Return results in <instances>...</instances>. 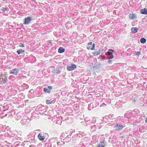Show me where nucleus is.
I'll use <instances>...</instances> for the list:
<instances>
[{
    "label": "nucleus",
    "instance_id": "nucleus-1",
    "mask_svg": "<svg viewBox=\"0 0 147 147\" xmlns=\"http://www.w3.org/2000/svg\"><path fill=\"white\" fill-rule=\"evenodd\" d=\"M124 127L123 125H121L120 124H117L114 127V129L116 131H120Z\"/></svg>",
    "mask_w": 147,
    "mask_h": 147
},
{
    "label": "nucleus",
    "instance_id": "nucleus-2",
    "mask_svg": "<svg viewBox=\"0 0 147 147\" xmlns=\"http://www.w3.org/2000/svg\"><path fill=\"white\" fill-rule=\"evenodd\" d=\"M76 65L74 64H72L71 66H68L67 67V70L68 71H71L76 68Z\"/></svg>",
    "mask_w": 147,
    "mask_h": 147
},
{
    "label": "nucleus",
    "instance_id": "nucleus-3",
    "mask_svg": "<svg viewBox=\"0 0 147 147\" xmlns=\"http://www.w3.org/2000/svg\"><path fill=\"white\" fill-rule=\"evenodd\" d=\"M88 44V45H90L87 47L88 49H90L91 50H92L94 49V47L95 46L94 43H93L92 44V42H89Z\"/></svg>",
    "mask_w": 147,
    "mask_h": 147
},
{
    "label": "nucleus",
    "instance_id": "nucleus-4",
    "mask_svg": "<svg viewBox=\"0 0 147 147\" xmlns=\"http://www.w3.org/2000/svg\"><path fill=\"white\" fill-rule=\"evenodd\" d=\"M31 20V18L29 16L28 17L25 18L24 24H28L30 22Z\"/></svg>",
    "mask_w": 147,
    "mask_h": 147
},
{
    "label": "nucleus",
    "instance_id": "nucleus-5",
    "mask_svg": "<svg viewBox=\"0 0 147 147\" xmlns=\"http://www.w3.org/2000/svg\"><path fill=\"white\" fill-rule=\"evenodd\" d=\"M19 70L16 68H15L10 70V74H13L15 75H17L19 72Z\"/></svg>",
    "mask_w": 147,
    "mask_h": 147
},
{
    "label": "nucleus",
    "instance_id": "nucleus-6",
    "mask_svg": "<svg viewBox=\"0 0 147 147\" xmlns=\"http://www.w3.org/2000/svg\"><path fill=\"white\" fill-rule=\"evenodd\" d=\"M7 80V77L5 76H1L0 79V81L3 82H5Z\"/></svg>",
    "mask_w": 147,
    "mask_h": 147
},
{
    "label": "nucleus",
    "instance_id": "nucleus-7",
    "mask_svg": "<svg viewBox=\"0 0 147 147\" xmlns=\"http://www.w3.org/2000/svg\"><path fill=\"white\" fill-rule=\"evenodd\" d=\"M129 17L130 20H133L136 18V14L134 13H130L129 15Z\"/></svg>",
    "mask_w": 147,
    "mask_h": 147
},
{
    "label": "nucleus",
    "instance_id": "nucleus-8",
    "mask_svg": "<svg viewBox=\"0 0 147 147\" xmlns=\"http://www.w3.org/2000/svg\"><path fill=\"white\" fill-rule=\"evenodd\" d=\"M38 137L39 140L41 141H43L45 139L44 137L42 135V134L41 133L38 134Z\"/></svg>",
    "mask_w": 147,
    "mask_h": 147
},
{
    "label": "nucleus",
    "instance_id": "nucleus-9",
    "mask_svg": "<svg viewBox=\"0 0 147 147\" xmlns=\"http://www.w3.org/2000/svg\"><path fill=\"white\" fill-rule=\"evenodd\" d=\"M140 13L142 14H147V9L146 8L141 9L140 10Z\"/></svg>",
    "mask_w": 147,
    "mask_h": 147
},
{
    "label": "nucleus",
    "instance_id": "nucleus-10",
    "mask_svg": "<svg viewBox=\"0 0 147 147\" xmlns=\"http://www.w3.org/2000/svg\"><path fill=\"white\" fill-rule=\"evenodd\" d=\"M138 30V29L136 27H132L131 29V32L133 34H135L137 32Z\"/></svg>",
    "mask_w": 147,
    "mask_h": 147
},
{
    "label": "nucleus",
    "instance_id": "nucleus-11",
    "mask_svg": "<svg viewBox=\"0 0 147 147\" xmlns=\"http://www.w3.org/2000/svg\"><path fill=\"white\" fill-rule=\"evenodd\" d=\"M65 49L61 47H60L58 49V52L60 53H63L65 52Z\"/></svg>",
    "mask_w": 147,
    "mask_h": 147
},
{
    "label": "nucleus",
    "instance_id": "nucleus-12",
    "mask_svg": "<svg viewBox=\"0 0 147 147\" xmlns=\"http://www.w3.org/2000/svg\"><path fill=\"white\" fill-rule=\"evenodd\" d=\"M100 51L98 50L97 51H95L92 53V54L94 56H96L100 54Z\"/></svg>",
    "mask_w": 147,
    "mask_h": 147
},
{
    "label": "nucleus",
    "instance_id": "nucleus-13",
    "mask_svg": "<svg viewBox=\"0 0 147 147\" xmlns=\"http://www.w3.org/2000/svg\"><path fill=\"white\" fill-rule=\"evenodd\" d=\"M52 72L55 74H58L60 72V71L59 69L57 68L54 69H53Z\"/></svg>",
    "mask_w": 147,
    "mask_h": 147
},
{
    "label": "nucleus",
    "instance_id": "nucleus-14",
    "mask_svg": "<svg viewBox=\"0 0 147 147\" xmlns=\"http://www.w3.org/2000/svg\"><path fill=\"white\" fill-rule=\"evenodd\" d=\"M113 52L114 51L113 50L109 49V51L107 53L106 55L107 54L110 55L112 54Z\"/></svg>",
    "mask_w": 147,
    "mask_h": 147
},
{
    "label": "nucleus",
    "instance_id": "nucleus-15",
    "mask_svg": "<svg viewBox=\"0 0 147 147\" xmlns=\"http://www.w3.org/2000/svg\"><path fill=\"white\" fill-rule=\"evenodd\" d=\"M25 51L22 49L18 50L17 51V53L18 55L20 54L22 52H24Z\"/></svg>",
    "mask_w": 147,
    "mask_h": 147
},
{
    "label": "nucleus",
    "instance_id": "nucleus-16",
    "mask_svg": "<svg viewBox=\"0 0 147 147\" xmlns=\"http://www.w3.org/2000/svg\"><path fill=\"white\" fill-rule=\"evenodd\" d=\"M140 42L142 43H144L146 41V39L144 38H142L140 40Z\"/></svg>",
    "mask_w": 147,
    "mask_h": 147
},
{
    "label": "nucleus",
    "instance_id": "nucleus-17",
    "mask_svg": "<svg viewBox=\"0 0 147 147\" xmlns=\"http://www.w3.org/2000/svg\"><path fill=\"white\" fill-rule=\"evenodd\" d=\"M43 90L45 92H47L48 93H50L51 92V91L50 90H48L47 88H44Z\"/></svg>",
    "mask_w": 147,
    "mask_h": 147
},
{
    "label": "nucleus",
    "instance_id": "nucleus-18",
    "mask_svg": "<svg viewBox=\"0 0 147 147\" xmlns=\"http://www.w3.org/2000/svg\"><path fill=\"white\" fill-rule=\"evenodd\" d=\"M96 147H105L104 145L102 144H99Z\"/></svg>",
    "mask_w": 147,
    "mask_h": 147
},
{
    "label": "nucleus",
    "instance_id": "nucleus-19",
    "mask_svg": "<svg viewBox=\"0 0 147 147\" xmlns=\"http://www.w3.org/2000/svg\"><path fill=\"white\" fill-rule=\"evenodd\" d=\"M19 46L21 47H24V45L23 43H20Z\"/></svg>",
    "mask_w": 147,
    "mask_h": 147
},
{
    "label": "nucleus",
    "instance_id": "nucleus-20",
    "mask_svg": "<svg viewBox=\"0 0 147 147\" xmlns=\"http://www.w3.org/2000/svg\"><path fill=\"white\" fill-rule=\"evenodd\" d=\"M46 102L47 104H51V102H50V100H47L46 101Z\"/></svg>",
    "mask_w": 147,
    "mask_h": 147
},
{
    "label": "nucleus",
    "instance_id": "nucleus-21",
    "mask_svg": "<svg viewBox=\"0 0 147 147\" xmlns=\"http://www.w3.org/2000/svg\"><path fill=\"white\" fill-rule=\"evenodd\" d=\"M140 54L141 53L140 52L138 51L136 54V55L138 56H139Z\"/></svg>",
    "mask_w": 147,
    "mask_h": 147
},
{
    "label": "nucleus",
    "instance_id": "nucleus-22",
    "mask_svg": "<svg viewBox=\"0 0 147 147\" xmlns=\"http://www.w3.org/2000/svg\"><path fill=\"white\" fill-rule=\"evenodd\" d=\"M114 57V56L113 55H112L111 56L109 57V59H111Z\"/></svg>",
    "mask_w": 147,
    "mask_h": 147
},
{
    "label": "nucleus",
    "instance_id": "nucleus-23",
    "mask_svg": "<svg viewBox=\"0 0 147 147\" xmlns=\"http://www.w3.org/2000/svg\"><path fill=\"white\" fill-rule=\"evenodd\" d=\"M48 88L50 90L51 89H52V87L51 86H48Z\"/></svg>",
    "mask_w": 147,
    "mask_h": 147
},
{
    "label": "nucleus",
    "instance_id": "nucleus-24",
    "mask_svg": "<svg viewBox=\"0 0 147 147\" xmlns=\"http://www.w3.org/2000/svg\"><path fill=\"white\" fill-rule=\"evenodd\" d=\"M7 10V8H3L2 9V11H5Z\"/></svg>",
    "mask_w": 147,
    "mask_h": 147
},
{
    "label": "nucleus",
    "instance_id": "nucleus-25",
    "mask_svg": "<svg viewBox=\"0 0 147 147\" xmlns=\"http://www.w3.org/2000/svg\"><path fill=\"white\" fill-rule=\"evenodd\" d=\"M124 138V136H121L120 137V138L121 139V140H122L123 138Z\"/></svg>",
    "mask_w": 147,
    "mask_h": 147
},
{
    "label": "nucleus",
    "instance_id": "nucleus-26",
    "mask_svg": "<svg viewBox=\"0 0 147 147\" xmlns=\"http://www.w3.org/2000/svg\"><path fill=\"white\" fill-rule=\"evenodd\" d=\"M145 121L146 123H147V117L146 118V120H145Z\"/></svg>",
    "mask_w": 147,
    "mask_h": 147
},
{
    "label": "nucleus",
    "instance_id": "nucleus-27",
    "mask_svg": "<svg viewBox=\"0 0 147 147\" xmlns=\"http://www.w3.org/2000/svg\"><path fill=\"white\" fill-rule=\"evenodd\" d=\"M112 61L111 60H109V61H108V62L109 63H111V62Z\"/></svg>",
    "mask_w": 147,
    "mask_h": 147
},
{
    "label": "nucleus",
    "instance_id": "nucleus-28",
    "mask_svg": "<svg viewBox=\"0 0 147 147\" xmlns=\"http://www.w3.org/2000/svg\"><path fill=\"white\" fill-rule=\"evenodd\" d=\"M4 117H3V116H2L1 117V119H2Z\"/></svg>",
    "mask_w": 147,
    "mask_h": 147
},
{
    "label": "nucleus",
    "instance_id": "nucleus-29",
    "mask_svg": "<svg viewBox=\"0 0 147 147\" xmlns=\"http://www.w3.org/2000/svg\"><path fill=\"white\" fill-rule=\"evenodd\" d=\"M7 114H6L5 115V117H6V116H7Z\"/></svg>",
    "mask_w": 147,
    "mask_h": 147
},
{
    "label": "nucleus",
    "instance_id": "nucleus-30",
    "mask_svg": "<svg viewBox=\"0 0 147 147\" xmlns=\"http://www.w3.org/2000/svg\"><path fill=\"white\" fill-rule=\"evenodd\" d=\"M49 42L50 43H52L51 42V41H49Z\"/></svg>",
    "mask_w": 147,
    "mask_h": 147
}]
</instances>
